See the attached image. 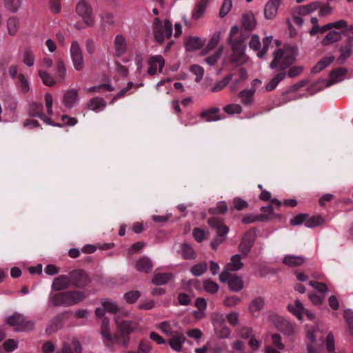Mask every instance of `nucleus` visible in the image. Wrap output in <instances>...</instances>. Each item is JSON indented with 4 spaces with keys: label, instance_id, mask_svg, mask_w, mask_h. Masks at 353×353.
Returning a JSON list of instances; mask_svg holds the SVG:
<instances>
[{
    "label": "nucleus",
    "instance_id": "obj_1",
    "mask_svg": "<svg viewBox=\"0 0 353 353\" xmlns=\"http://www.w3.org/2000/svg\"><path fill=\"white\" fill-rule=\"evenodd\" d=\"M114 320L119 332L123 336V339H121L118 336H112L110 334V320L108 318L102 319L100 327V334L106 345L119 343L123 346H125L128 343V340L125 336H128L137 328V323L133 321L120 320V315H116Z\"/></svg>",
    "mask_w": 353,
    "mask_h": 353
},
{
    "label": "nucleus",
    "instance_id": "obj_2",
    "mask_svg": "<svg viewBox=\"0 0 353 353\" xmlns=\"http://www.w3.org/2000/svg\"><path fill=\"white\" fill-rule=\"evenodd\" d=\"M248 37V34L243 30H239L237 26L231 28L228 43L231 46L232 54L231 55V61L233 63L239 62L245 55L246 50L245 41Z\"/></svg>",
    "mask_w": 353,
    "mask_h": 353
},
{
    "label": "nucleus",
    "instance_id": "obj_3",
    "mask_svg": "<svg viewBox=\"0 0 353 353\" xmlns=\"http://www.w3.org/2000/svg\"><path fill=\"white\" fill-rule=\"evenodd\" d=\"M273 56L274 59L270 63V68L284 70L295 61L296 51L292 47L285 46L283 49L275 50Z\"/></svg>",
    "mask_w": 353,
    "mask_h": 353
},
{
    "label": "nucleus",
    "instance_id": "obj_4",
    "mask_svg": "<svg viewBox=\"0 0 353 353\" xmlns=\"http://www.w3.org/2000/svg\"><path fill=\"white\" fill-rule=\"evenodd\" d=\"M85 297V294L80 291H67L57 294H51L49 301L53 305L72 306L82 301Z\"/></svg>",
    "mask_w": 353,
    "mask_h": 353
},
{
    "label": "nucleus",
    "instance_id": "obj_5",
    "mask_svg": "<svg viewBox=\"0 0 353 353\" xmlns=\"http://www.w3.org/2000/svg\"><path fill=\"white\" fill-rule=\"evenodd\" d=\"M76 13L83 23L88 28L95 24V17L92 6L85 1L81 0L76 5Z\"/></svg>",
    "mask_w": 353,
    "mask_h": 353
},
{
    "label": "nucleus",
    "instance_id": "obj_6",
    "mask_svg": "<svg viewBox=\"0 0 353 353\" xmlns=\"http://www.w3.org/2000/svg\"><path fill=\"white\" fill-rule=\"evenodd\" d=\"M153 33L156 41L162 43L165 39H168L172 34V25L170 21L165 19L163 21L159 18L154 21Z\"/></svg>",
    "mask_w": 353,
    "mask_h": 353
},
{
    "label": "nucleus",
    "instance_id": "obj_7",
    "mask_svg": "<svg viewBox=\"0 0 353 353\" xmlns=\"http://www.w3.org/2000/svg\"><path fill=\"white\" fill-rule=\"evenodd\" d=\"M6 321L8 325L13 327L14 330L17 332L31 330L34 325L33 321L28 320L26 316L19 313H14L7 317Z\"/></svg>",
    "mask_w": 353,
    "mask_h": 353
},
{
    "label": "nucleus",
    "instance_id": "obj_8",
    "mask_svg": "<svg viewBox=\"0 0 353 353\" xmlns=\"http://www.w3.org/2000/svg\"><path fill=\"white\" fill-rule=\"evenodd\" d=\"M241 259L240 254H234L231 257L230 261L225 265L224 270L219 275L221 282L225 283L228 280L230 276V272H236L243 268L244 264Z\"/></svg>",
    "mask_w": 353,
    "mask_h": 353
},
{
    "label": "nucleus",
    "instance_id": "obj_9",
    "mask_svg": "<svg viewBox=\"0 0 353 353\" xmlns=\"http://www.w3.org/2000/svg\"><path fill=\"white\" fill-rule=\"evenodd\" d=\"M272 37L271 36L265 37L263 40V48L261 50V43L260 41V38L258 35L253 34L251 37L249 43V46L251 49L254 50V51H258L257 56L259 58H262L267 53L269 46L272 42Z\"/></svg>",
    "mask_w": 353,
    "mask_h": 353
},
{
    "label": "nucleus",
    "instance_id": "obj_10",
    "mask_svg": "<svg viewBox=\"0 0 353 353\" xmlns=\"http://www.w3.org/2000/svg\"><path fill=\"white\" fill-rule=\"evenodd\" d=\"M70 52L74 68L76 70H82L84 67V59L81 46L77 41L72 42Z\"/></svg>",
    "mask_w": 353,
    "mask_h": 353
},
{
    "label": "nucleus",
    "instance_id": "obj_11",
    "mask_svg": "<svg viewBox=\"0 0 353 353\" xmlns=\"http://www.w3.org/2000/svg\"><path fill=\"white\" fill-rule=\"evenodd\" d=\"M72 287L83 288L90 283V280L87 273L77 270L70 272Z\"/></svg>",
    "mask_w": 353,
    "mask_h": 353
},
{
    "label": "nucleus",
    "instance_id": "obj_12",
    "mask_svg": "<svg viewBox=\"0 0 353 353\" xmlns=\"http://www.w3.org/2000/svg\"><path fill=\"white\" fill-rule=\"evenodd\" d=\"M256 239V234L254 231L249 230L243 236L241 243L239 245V251L243 254H248L253 247Z\"/></svg>",
    "mask_w": 353,
    "mask_h": 353
},
{
    "label": "nucleus",
    "instance_id": "obj_13",
    "mask_svg": "<svg viewBox=\"0 0 353 353\" xmlns=\"http://www.w3.org/2000/svg\"><path fill=\"white\" fill-rule=\"evenodd\" d=\"M82 349L80 341L76 337H72L63 342L61 349L57 353H82Z\"/></svg>",
    "mask_w": 353,
    "mask_h": 353
},
{
    "label": "nucleus",
    "instance_id": "obj_14",
    "mask_svg": "<svg viewBox=\"0 0 353 353\" xmlns=\"http://www.w3.org/2000/svg\"><path fill=\"white\" fill-rule=\"evenodd\" d=\"M113 47L114 50V56L121 57L124 55L127 51V42L123 34H117L113 40Z\"/></svg>",
    "mask_w": 353,
    "mask_h": 353
},
{
    "label": "nucleus",
    "instance_id": "obj_15",
    "mask_svg": "<svg viewBox=\"0 0 353 353\" xmlns=\"http://www.w3.org/2000/svg\"><path fill=\"white\" fill-rule=\"evenodd\" d=\"M353 36L350 37L346 42L343 44L340 48V56L337 59L339 64H343L345 61L350 57L352 53L353 48Z\"/></svg>",
    "mask_w": 353,
    "mask_h": 353
},
{
    "label": "nucleus",
    "instance_id": "obj_16",
    "mask_svg": "<svg viewBox=\"0 0 353 353\" xmlns=\"http://www.w3.org/2000/svg\"><path fill=\"white\" fill-rule=\"evenodd\" d=\"M157 328L168 336H171L181 330L178 323L175 321H163L157 325Z\"/></svg>",
    "mask_w": 353,
    "mask_h": 353
},
{
    "label": "nucleus",
    "instance_id": "obj_17",
    "mask_svg": "<svg viewBox=\"0 0 353 353\" xmlns=\"http://www.w3.org/2000/svg\"><path fill=\"white\" fill-rule=\"evenodd\" d=\"M72 287L71 279L70 274L68 275H59L56 277L52 283V290L54 291H61Z\"/></svg>",
    "mask_w": 353,
    "mask_h": 353
},
{
    "label": "nucleus",
    "instance_id": "obj_18",
    "mask_svg": "<svg viewBox=\"0 0 353 353\" xmlns=\"http://www.w3.org/2000/svg\"><path fill=\"white\" fill-rule=\"evenodd\" d=\"M281 0H269L264 7V17L266 19L270 20L276 16L279 7Z\"/></svg>",
    "mask_w": 353,
    "mask_h": 353
},
{
    "label": "nucleus",
    "instance_id": "obj_19",
    "mask_svg": "<svg viewBox=\"0 0 353 353\" xmlns=\"http://www.w3.org/2000/svg\"><path fill=\"white\" fill-rule=\"evenodd\" d=\"M185 341V335L183 332L180 330L175 334L171 336V339L169 340V345L173 350L180 352L182 350V347Z\"/></svg>",
    "mask_w": 353,
    "mask_h": 353
},
{
    "label": "nucleus",
    "instance_id": "obj_20",
    "mask_svg": "<svg viewBox=\"0 0 353 353\" xmlns=\"http://www.w3.org/2000/svg\"><path fill=\"white\" fill-rule=\"evenodd\" d=\"M149 63L150 68L148 69V73L150 75L156 74L158 69L159 72H161L165 65V61L161 55H156L150 57Z\"/></svg>",
    "mask_w": 353,
    "mask_h": 353
},
{
    "label": "nucleus",
    "instance_id": "obj_21",
    "mask_svg": "<svg viewBox=\"0 0 353 353\" xmlns=\"http://www.w3.org/2000/svg\"><path fill=\"white\" fill-rule=\"evenodd\" d=\"M79 101L78 92L75 89L67 90L63 99V105L68 108H72Z\"/></svg>",
    "mask_w": 353,
    "mask_h": 353
},
{
    "label": "nucleus",
    "instance_id": "obj_22",
    "mask_svg": "<svg viewBox=\"0 0 353 353\" xmlns=\"http://www.w3.org/2000/svg\"><path fill=\"white\" fill-rule=\"evenodd\" d=\"M220 110L218 108H212L202 111L200 113V117L206 122L216 121L221 119L219 115Z\"/></svg>",
    "mask_w": 353,
    "mask_h": 353
},
{
    "label": "nucleus",
    "instance_id": "obj_23",
    "mask_svg": "<svg viewBox=\"0 0 353 353\" xmlns=\"http://www.w3.org/2000/svg\"><path fill=\"white\" fill-rule=\"evenodd\" d=\"M208 224L210 227L216 229V233L221 239H223V237H224L229 232L228 227L223 225L221 220L220 219L216 218L209 219Z\"/></svg>",
    "mask_w": 353,
    "mask_h": 353
},
{
    "label": "nucleus",
    "instance_id": "obj_24",
    "mask_svg": "<svg viewBox=\"0 0 353 353\" xmlns=\"http://www.w3.org/2000/svg\"><path fill=\"white\" fill-rule=\"evenodd\" d=\"M264 305V299L261 296L256 297L251 301L249 305V311L253 316L257 317L260 312L263 309Z\"/></svg>",
    "mask_w": 353,
    "mask_h": 353
},
{
    "label": "nucleus",
    "instance_id": "obj_25",
    "mask_svg": "<svg viewBox=\"0 0 353 353\" xmlns=\"http://www.w3.org/2000/svg\"><path fill=\"white\" fill-rule=\"evenodd\" d=\"M135 268L139 272L148 273L152 270L153 265L148 257L143 256L137 261Z\"/></svg>",
    "mask_w": 353,
    "mask_h": 353
},
{
    "label": "nucleus",
    "instance_id": "obj_26",
    "mask_svg": "<svg viewBox=\"0 0 353 353\" xmlns=\"http://www.w3.org/2000/svg\"><path fill=\"white\" fill-rule=\"evenodd\" d=\"M227 281L228 282L230 289L234 292L241 291L244 285L242 279L235 274H230V276Z\"/></svg>",
    "mask_w": 353,
    "mask_h": 353
},
{
    "label": "nucleus",
    "instance_id": "obj_27",
    "mask_svg": "<svg viewBox=\"0 0 353 353\" xmlns=\"http://www.w3.org/2000/svg\"><path fill=\"white\" fill-rule=\"evenodd\" d=\"M204 44V41L199 37H191L185 41V48L188 51H195Z\"/></svg>",
    "mask_w": 353,
    "mask_h": 353
},
{
    "label": "nucleus",
    "instance_id": "obj_28",
    "mask_svg": "<svg viewBox=\"0 0 353 353\" xmlns=\"http://www.w3.org/2000/svg\"><path fill=\"white\" fill-rule=\"evenodd\" d=\"M256 21L252 13H246L242 17V27L245 30L251 31L254 29Z\"/></svg>",
    "mask_w": 353,
    "mask_h": 353
},
{
    "label": "nucleus",
    "instance_id": "obj_29",
    "mask_svg": "<svg viewBox=\"0 0 353 353\" xmlns=\"http://www.w3.org/2000/svg\"><path fill=\"white\" fill-rule=\"evenodd\" d=\"M208 2L205 0H201L192 11V18L197 20L202 17L205 13Z\"/></svg>",
    "mask_w": 353,
    "mask_h": 353
},
{
    "label": "nucleus",
    "instance_id": "obj_30",
    "mask_svg": "<svg viewBox=\"0 0 353 353\" xmlns=\"http://www.w3.org/2000/svg\"><path fill=\"white\" fill-rule=\"evenodd\" d=\"M305 262V259L301 256L287 255L284 256L283 263L288 266H299Z\"/></svg>",
    "mask_w": 353,
    "mask_h": 353
},
{
    "label": "nucleus",
    "instance_id": "obj_31",
    "mask_svg": "<svg viewBox=\"0 0 353 353\" xmlns=\"http://www.w3.org/2000/svg\"><path fill=\"white\" fill-rule=\"evenodd\" d=\"M221 39V33L219 32H214L211 37L210 41H208L205 49L202 51L201 55H205L210 51H212L215 48V47L218 45Z\"/></svg>",
    "mask_w": 353,
    "mask_h": 353
},
{
    "label": "nucleus",
    "instance_id": "obj_32",
    "mask_svg": "<svg viewBox=\"0 0 353 353\" xmlns=\"http://www.w3.org/2000/svg\"><path fill=\"white\" fill-rule=\"evenodd\" d=\"M334 57L333 56L325 57L321 59L312 69V73H318L327 67L333 61Z\"/></svg>",
    "mask_w": 353,
    "mask_h": 353
},
{
    "label": "nucleus",
    "instance_id": "obj_33",
    "mask_svg": "<svg viewBox=\"0 0 353 353\" xmlns=\"http://www.w3.org/2000/svg\"><path fill=\"white\" fill-rule=\"evenodd\" d=\"M289 311L292 313L298 319L301 320L302 318L303 313H304L305 309L303 304L299 300H296L294 305H288V306Z\"/></svg>",
    "mask_w": 353,
    "mask_h": 353
},
{
    "label": "nucleus",
    "instance_id": "obj_34",
    "mask_svg": "<svg viewBox=\"0 0 353 353\" xmlns=\"http://www.w3.org/2000/svg\"><path fill=\"white\" fill-rule=\"evenodd\" d=\"M105 106L106 103L105 100L100 97L91 99L88 103V108L96 112L99 110H103Z\"/></svg>",
    "mask_w": 353,
    "mask_h": 353
},
{
    "label": "nucleus",
    "instance_id": "obj_35",
    "mask_svg": "<svg viewBox=\"0 0 353 353\" xmlns=\"http://www.w3.org/2000/svg\"><path fill=\"white\" fill-rule=\"evenodd\" d=\"M180 252L185 259H194L196 257V254L194 249L185 243L181 245Z\"/></svg>",
    "mask_w": 353,
    "mask_h": 353
},
{
    "label": "nucleus",
    "instance_id": "obj_36",
    "mask_svg": "<svg viewBox=\"0 0 353 353\" xmlns=\"http://www.w3.org/2000/svg\"><path fill=\"white\" fill-rule=\"evenodd\" d=\"M341 38V34L337 31H330L323 38L321 43L323 46H329L333 43L339 41Z\"/></svg>",
    "mask_w": 353,
    "mask_h": 353
},
{
    "label": "nucleus",
    "instance_id": "obj_37",
    "mask_svg": "<svg viewBox=\"0 0 353 353\" xmlns=\"http://www.w3.org/2000/svg\"><path fill=\"white\" fill-rule=\"evenodd\" d=\"M172 278V275L170 273H158L154 276L152 283L157 285H161L167 283Z\"/></svg>",
    "mask_w": 353,
    "mask_h": 353
},
{
    "label": "nucleus",
    "instance_id": "obj_38",
    "mask_svg": "<svg viewBox=\"0 0 353 353\" xmlns=\"http://www.w3.org/2000/svg\"><path fill=\"white\" fill-rule=\"evenodd\" d=\"M279 321L281 324L278 326L281 332L287 335H292L294 334V327L292 323H290L288 320L281 317H279Z\"/></svg>",
    "mask_w": 353,
    "mask_h": 353
},
{
    "label": "nucleus",
    "instance_id": "obj_39",
    "mask_svg": "<svg viewBox=\"0 0 353 353\" xmlns=\"http://www.w3.org/2000/svg\"><path fill=\"white\" fill-rule=\"evenodd\" d=\"M285 72L282 71L277 74L273 79H272L265 86V89L268 91H272L276 88L277 85L283 81L285 77Z\"/></svg>",
    "mask_w": 353,
    "mask_h": 353
},
{
    "label": "nucleus",
    "instance_id": "obj_40",
    "mask_svg": "<svg viewBox=\"0 0 353 353\" xmlns=\"http://www.w3.org/2000/svg\"><path fill=\"white\" fill-rule=\"evenodd\" d=\"M16 84L18 88L23 93L29 92L30 89L29 81L23 74L18 75Z\"/></svg>",
    "mask_w": 353,
    "mask_h": 353
},
{
    "label": "nucleus",
    "instance_id": "obj_41",
    "mask_svg": "<svg viewBox=\"0 0 353 353\" xmlns=\"http://www.w3.org/2000/svg\"><path fill=\"white\" fill-rule=\"evenodd\" d=\"M261 211L263 212L261 215H259V219L261 221H265L268 220L272 219L278 215L274 213L273 208L272 205H268L266 207H262Z\"/></svg>",
    "mask_w": 353,
    "mask_h": 353
},
{
    "label": "nucleus",
    "instance_id": "obj_42",
    "mask_svg": "<svg viewBox=\"0 0 353 353\" xmlns=\"http://www.w3.org/2000/svg\"><path fill=\"white\" fill-rule=\"evenodd\" d=\"M255 90H244L239 93L243 104L248 105L253 102Z\"/></svg>",
    "mask_w": 353,
    "mask_h": 353
},
{
    "label": "nucleus",
    "instance_id": "obj_43",
    "mask_svg": "<svg viewBox=\"0 0 353 353\" xmlns=\"http://www.w3.org/2000/svg\"><path fill=\"white\" fill-rule=\"evenodd\" d=\"M22 61L23 63L28 67L34 65L35 57L33 51L30 48H27L24 50Z\"/></svg>",
    "mask_w": 353,
    "mask_h": 353
},
{
    "label": "nucleus",
    "instance_id": "obj_44",
    "mask_svg": "<svg viewBox=\"0 0 353 353\" xmlns=\"http://www.w3.org/2000/svg\"><path fill=\"white\" fill-rule=\"evenodd\" d=\"M325 220L324 219L320 216H314L310 218L309 216L306 219V221L305 222V225L307 228H312L316 226L321 225L324 223Z\"/></svg>",
    "mask_w": 353,
    "mask_h": 353
},
{
    "label": "nucleus",
    "instance_id": "obj_45",
    "mask_svg": "<svg viewBox=\"0 0 353 353\" xmlns=\"http://www.w3.org/2000/svg\"><path fill=\"white\" fill-rule=\"evenodd\" d=\"M38 74L43 83L47 86H52L55 84V80L52 75L43 70H39Z\"/></svg>",
    "mask_w": 353,
    "mask_h": 353
},
{
    "label": "nucleus",
    "instance_id": "obj_46",
    "mask_svg": "<svg viewBox=\"0 0 353 353\" xmlns=\"http://www.w3.org/2000/svg\"><path fill=\"white\" fill-rule=\"evenodd\" d=\"M346 73V70L344 68H339L334 70L330 74V83L328 85L336 83L343 80V77Z\"/></svg>",
    "mask_w": 353,
    "mask_h": 353
},
{
    "label": "nucleus",
    "instance_id": "obj_47",
    "mask_svg": "<svg viewBox=\"0 0 353 353\" xmlns=\"http://www.w3.org/2000/svg\"><path fill=\"white\" fill-rule=\"evenodd\" d=\"M101 305L108 312L117 313V312H119L118 305L115 302L108 299H103L101 301Z\"/></svg>",
    "mask_w": 353,
    "mask_h": 353
},
{
    "label": "nucleus",
    "instance_id": "obj_48",
    "mask_svg": "<svg viewBox=\"0 0 353 353\" xmlns=\"http://www.w3.org/2000/svg\"><path fill=\"white\" fill-rule=\"evenodd\" d=\"M207 269V263L205 262H202L194 265L190 269V272L195 276H199L204 274L206 272Z\"/></svg>",
    "mask_w": 353,
    "mask_h": 353
},
{
    "label": "nucleus",
    "instance_id": "obj_49",
    "mask_svg": "<svg viewBox=\"0 0 353 353\" xmlns=\"http://www.w3.org/2000/svg\"><path fill=\"white\" fill-rule=\"evenodd\" d=\"M299 98H300V96H298L294 92H290V89H288L286 92L283 93L281 100H280V102H279V104L284 105L289 101H294V100L298 99Z\"/></svg>",
    "mask_w": 353,
    "mask_h": 353
},
{
    "label": "nucleus",
    "instance_id": "obj_50",
    "mask_svg": "<svg viewBox=\"0 0 353 353\" xmlns=\"http://www.w3.org/2000/svg\"><path fill=\"white\" fill-rule=\"evenodd\" d=\"M21 0H4V6L7 10L16 12L21 7Z\"/></svg>",
    "mask_w": 353,
    "mask_h": 353
},
{
    "label": "nucleus",
    "instance_id": "obj_51",
    "mask_svg": "<svg viewBox=\"0 0 353 353\" xmlns=\"http://www.w3.org/2000/svg\"><path fill=\"white\" fill-rule=\"evenodd\" d=\"M232 75L230 74L225 77H224L222 80L218 81L215 83V85L212 88V92H216L223 89L232 80Z\"/></svg>",
    "mask_w": 353,
    "mask_h": 353
},
{
    "label": "nucleus",
    "instance_id": "obj_52",
    "mask_svg": "<svg viewBox=\"0 0 353 353\" xmlns=\"http://www.w3.org/2000/svg\"><path fill=\"white\" fill-rule=\"evenodd\" d=\"M307 339L310 341L307 344V349L308 353H317L316 348L314 346V343L316 340L315 333L313 331H308L306 334Z\"/></svg>",
    "mask_w": 353,
    "mask_h": 353
},
{
    "label": "nucleus",
    "instance_id": "obj_53",
    "mask_svg": "<svg viewBox=\"0 0 353 353\" xmlns=\"http://www.w3.org/2000/svg\"><path fill=\"white\" fill-rule=\"evenodd\" d=\"M18 346V342L14 339H8L3 344V347H0V353H5L4 350L10 352L15 350Z\"/></svg>",
    "mask_w": 353,
    "mask_h": 353
},
{
    "label": "nucleus",
    "instance_id": "obj_54",
    "mask_svg": "<svg viewBox=\"0 0 353 353\" xmlns=\"http://www.w3.org/2000/svg\"><path fill=\"white\" fill-rule=\"evenodd\" d=\"M214 331L220 339L229 338L231 332L230 329L225 325L214 327Z\"/></svg>",
    "mask_w": 353,
    "mask_h": 353
},
{
    "label": "nucleus",
    "instance_id": "obj_55",
    "mask_svg": "<svg viewBox=\"0 0 353 353\" xmlns=\"http://www.w3.org/2000/svg\"><path fill=\"white\" fill-rule=\"evenodd\" d=\"M228 211V206L224 201H220L214 208H211L209 210L210 214H224Z\"/></svg>",
    "mask_w": 353,
    "mask_h": 353
},
{
    "label": "nucleus",
    "instance_id": "obj_56",
    "mask_svg": "<svg viewBox=\"0 0 353 353\" xmlns=\"http://www.w3.org/2000/svg\"><path fill=\"white\" fill-rule=\"evenodd\" d=\"M223 48L220 47L212 55L205 59V62L210 65H214L221 57Z\"/></svg>",
    "mask_w": 353,
    "mask_h": 353
},
{
    "label": "nucleus",
    "instance_id": "obj_57",
    "mask_svg": "<svg viewBox=\"0 0 353 353\" xmlns=\"http://www.w3.org/2000/svg\"><path fill=\"white\" fill-rule=\"evenodd\" d=\"M203 288L207 292H208L211 294L216 293L219 288L218 284H216V283H214L209 279L204 281Z\"/></svg>",
    "mask_w": 353,
    "mask_h": 353
},
{
    "label": "nucleus",
    "instance_id": "obj_58",
    "mask_svg": "<svg viewBox=\"0 0 353 353\" xmlns=\"http://www.w3.org/2000/svg\"><path fill=\"white\" fill-rule=\"evenodd\" d=\"M225 316L221 313H214L212 316V321L214 327L225 325Z\"/></svg>",
    "mask_w": 353,
    "mask_h": 353
},
{
    "label": "nucleus",
    "instance_id": "obj_59",
    "mask_svg": "<svg viewBox=\"0 0 353 353\" xmlns=\"http://www.w3.org/2000/svg\"><path fill=\"white\" fill-rule=\"evenodd\" d=\"M232 7V0H224L219 11V17L221 18L225 17L230 11Z\"/></svg>",
    "mask_w": 353,
    "mask_h": 353
},
{
    "label": "nucleus",
    "instance_id": "obj_60",
    "mask_svg": "<svg viewBox=\"0 0 353 353\" xmlns=\"http://www.w3.org/2000/svg\"><path fill=\"white\" fill-rule=\"evenodd\" d=\"M19 28V21L14 18H10L8 21V29L10 34H15Z\"/></svg>",
    "mask_w": 353,
    "mask_h": 353
},
{
    "label": "nucleus",
    "instance_id": "obj_61",
    "mask_svg": "<svg viewBox=\"0 0 353 353\" xmlns=\"http://www.w3.org/2000/svg\"><path fill=\"white\" fill-rule=\"evenodd\" d=\"M223 110L229 114H240L242 112V108L239 104L232 103L225 105Z\"/></svg>",
    "mask_w": 353,
    "mask_h": 353
},
{
    "label": "nucleus",
    "instance_id": "obj_62",
    "mask_svg": "<svg viewBox=\"0 0 353 353\" xmlns=\"http://www.w3.org/2000/svg\"><path fill=\"white\" fill-rule=\"evenodd\" d=\"M140 292L137 290L130 291L124 294V299L128 303H134L139 298Z\"/></svg>",
    "mask_w": 353,
    "mask_h": 353
},
{
    "label": "nucleus",
    "instance_id": "obj_63",
    "mask_svg": "<svg viewBox=\"0 0 353 353\" xmlns=\"http://www.w3.org/2000/svg\"><path fill=\"white\" fill-rule=\"evenodd\" d=\"M190 71L196 76L195 81L199 82L204 74L203 68L199 65H193L190 68Z\"/></svg>",
    "mask_w": 353,
    "mask_h": 353
},
{
    "label": "nucleus",
    "instance_id": "obj_64",
    "mask_svg": "<svg viewBox=\"0 0 353 353\" xmlns=\"http://www.w3.org/2000/svg\"><path fill=\"white\" fill-rule=\"evenodd\" d=\"M344 318L350 329L351 334L353 335V311L346 310L344 312Z\"/></svg>",
    "mask_w": 353,
    "mask_h": 353
}]
</instances>
